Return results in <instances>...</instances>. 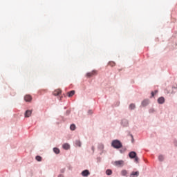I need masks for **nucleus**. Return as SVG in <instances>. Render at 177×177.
<instances>
[{
  "label": "nucleus",
  "instance_id": "nucleus-1",
  "mask_svg": "<svg viewBox=\"0 0 177 177\" xmlns=\"http://www.w3.org/2000/svg\"><path fill=\"white\" fill-rule=\"evenodd\" d=\"M111 146L114 147V149H121V147H122V143L118 140H114L112 141Z\"/></svg>",
  "mask_w": 177,
  "mask_h": 177
},
{
  "label": "nucleus",
  "instance_id": "nucleus-2",
  "mask_svg": "<svg viewBox=\"0 0 177 177\" xmlns=\"http://www.w3.org/2000/svg\"><path fill=\"white\" fill-rule=\"evenodd\" d=\"M130 158H134L135 162H139V158L136 156V152L131 151L129 154Z\"/></svg>",
  "mask_w": 177,
  "mask_h": 177
},
{
  "label": "nucleus",
  "instance_id": "nucleus-3",
  "mask_svg": "<svg viewBox=\"0 0 177 177\" xmlns=\"http://www.w3.org/2000/svg\"><path fill=\"white\" fill-rule=\"evenodd\" d=\"M124 160H116L113 162V165H115V167H118L119 168H121V167H124Z\"/></svg>",
  "mask_w": 177,
  "mask_h": 177
},
{
  "label": "nucleus",
  "instance_id": "nucleus-4",
  "mask_svg": "<svg viewBox=\"0 0 177 177\" xmlns=\"http://www.w3.org/2000/svg\"><path fill=\"white\" fill-rule=\"evenodd\" d=\"M93 75H97V71L93 70V71L86 73V77H88V78H91V77H93Z\"/></svg>",
  "mask_w": 177,
  "mask_h": 177
},
{
  "label": "nucleus",
  "instance_id": "nucleus-5",
  "mask_svg": "<svg viewBox=\"0 0 177 177\" xmlns=\"http://www.w3.org/2000/svg\"><path fill=\"white\" fill-rule=\"evenodd\" d=\"M81 175H82L84 177L89 176V175H91V172H89V170L86 169L82 171Z\"/></svg>",
  "mask_w": 177,
  "mask_h": 177
},
{
  "label": "nucleus",
  "instance_id": "nucleus-6",
  "mask_svg": "<svg viewBox=\"0 0 177 177\" xmlns=\"http://www.w3.org/2000/svg\"><path fill=\"white\" fill-rule=\"evenodd\" d=\"M62 93V90L60 89H56L55 91H53V94L54 96H59Z\"/></svg>",
  "mask_w": 177,
  "mask_h": 177
},
{
  "label": "nucleus",
  "instance_id": "nucleus-7",
  "mask_svg": "<svg viewBox=\"0 0 177 177\" xmlns=\"http://www.w3.org/2000/svg\"><path fill=\"white\" fill-rule=\"evenodd\" d=\"M32 100V97H31V95H26L25 97H24V100L26 102H31V100Z\"/></svg>",
  "mask_w": 177,
  "mask_h": 177
},
{
  "label": "nucleus",
  "instance_id": "nucleus-8",
  "mask_svg": "<svg viewBox=\"0 0 177 177\" xmlns=\"http://www.w3.org/2000/svg\"><path fill=\"white\" fill-rule=\"evenodd\" d=\"M165 102V99L164 98V97H160L158 99V103H159V104H162Z\"/></svg>",
  "mask_w": 177,
  "mask_h": 177
},
{
  "label": "nucleus",
  "instance_id": "nucleus-9",
  "mask_svg": "<svg viewBox=\"0 0 177 177\" xmlns=\"http://www.w3.org/2000/svg\"><path fill=\"white\" fill-rule=\"evenodd\" d=\"M138 176H139V171H133L130 174V177H138Z\"/></svg>",
  "mask_w": 177,
  "mask_h": 177
},
{
  "label": "nucleus",
  "instance_id": "nucleus-10",
  "mask_svg": "<svg viewBox=\"0 0 177 177\" xmlns=\"http://www.w3.org/2000/svg\"><path fill=\"white\" fill-rule=\"evenodd\" d=\"M75 94V91H71L70 92L67 93V96H68V97H71L73 96H74V95Z\"/></svg>",
  "mask_w": 177,
  "mask_h": 177
},
{
  "label": "nucleus",
  "instance_id": "nucleus-11",
  "mask_svg": "<svg viewBox=\"0 0 177 177\" xmlns=\"http://www.w3.org/2000/svg\"><path fill=\"white\" fill-rule=\"evenodd\" d=\"M32 113V111L27 110L25 113V117L28 118L31 115Z\"/></svg>",
  "mask_w": 177,
  "mask_h": 177
},
{
  "label": "nucleus",
  "instance_id": "nucleus-12",
  "mask_svg": "<svg viewBox=\"0 0 177 177\" xmlns=\"http://www.w3.org/2000/svg\"><path fill=\"white\" fill-rule=\"evenodd\" d=\"M147 104H149V100H144L142 102V106H143V107L147 106Z\"/></svg>",
  "mask_w": 177,
  "mask_h": 177
},
{
  "label": "nucleus",
  "instance_id": "nucleus-13",
  "mask_svg": "<svg viewBox=\"0 0 177 177\" xmlns=\"http://www.w3.org/2000/svg\"><path fill=\"white\" fill-rule=\"evenodd\" d=\"M120 174L122 176H127V175H128V171L123 169L121 171Z\"/></svg>",
  "mask_w": 177,
  "mask_h": 177
},
{
  "label": "nucleus",
  "instance_id": "nucleus-14",
  "mask_svg": "<svg viewBox=\"0 0 177 177\" xmlns=\"http://www.w3.org/2000/svg\"><path fill=\"white\" fill-rule=\"evenodd\" d=\"M62 147L64 150H68V149H70V145L65 143L63 145Z\"/></svg>",
  "mask_w": 177,
  "mask_h": 177
},
{
  "label": "nucleus",
  "instance_id": "nucleus-15",
  "mask_svg": "<svg viewBox=\"0 0 177 177\" xmlns=\"http://www.w3.org/2000/svg\"><path fill=\"white\" fill-rule=\"evenodd\" d=\"M53 151L54 153H55V154H59V153H60V149H59L58 148H54Z\"/></svg>",
  "mask_w": 177,
  "mask_h": 177
},
{
  "label": "nucleus",
  "instance_id": "nucleus-16",
  "mask_svg": "<svg viewBox=\"0 0 177 177\" xmlns=\"http://www.w3.org/2000/svg\"><path fill=\"white\" fill-rule=\"evenodd\" d=\"M75 128H76V127H75V124H72L70 127L71 131H75Z\"/></svg>",
  "mask_w": 177,
  "mask_h": 177
},
{
  "label": "nucleus",
  "instance_id": "nucleus-17",
  "mask_svg": "<svg viewBox=\"0 0 177 177\" xmlns=\"http://www.w3.org/2000/svg\"><path fill=\"white\" fill-rule=\"evenodd\" d=\"M106 175L110 176V175H111L113 174V171H111V169H107L106 171Z\"/></svg>",
  "mask_w": 177,
  "mask_h": 177
},
{
  "label": "nucleus",
  "instance_id": "nucleus-18",
  "mask_svg": "<svg viewBox=\"0 0 177 177\" xmlns=\"http://www.w3.org/2000/svg\"><path fill=\"white\" fill-rule=\"evenodd\" d=\"M109 66H110L111 67H114V66H115V62H110L109 63Z\"/></svg>",
  "mask_w": 177,
  "mask_h": 177
},
{
  "label": "nucleus",
  "instance_id": "nucleus-19",
  "mask_svg": "<svg viewBox=\"0 0 177 177\" xmlns=\"http://www.w3.org/2000/svg\"><path fill=\"white\" fill-rule=\"evenodd\" d=\"M75 145H76V146H78L79 147H81V141L76 140L75 141Z\"/></svg>",
  "mask_w": 177,
  "mask_h": 177
},
{
  "label": "nucleus",
  "instance_id": "nucleus-20",
  "mask_svg": "<svg viewBox=\"0 0 177 177\" xmlns=\"http://www.w3.org/2000/svg\"><path fill=\"white\" fill-rule=\"evenodd\" d=\"M130 110H133L135 109V104H131L129 105Z\"/></svg>",
  "mask_w": 177,
  "mask_h": 177
},
{
  "label": "nucleus",
  "instance_id": "nucleus-21",
  "mask_svg": "<svg viewBox=\"0 0 177 177\" xmlns=\"http://www.w3.org/2000/svg\"><path fill=\"white\" fill-rule=\"evenodd\" d=\"M104 148V146L103 145V144L99 145L98 149H100V150H103Z\"/></svg>",
  "mask_w": 177,
  "mask_h": 177
},
{
  "label": "nucleus",
  "instance_id": "nucleus-22",
  "mask_svg": "<svg viewBox=\"0 0 177 177\" xmlns=\"http://www.w3.org/2000/svg\"><path fill=\"white\" fill-rule=\"evenodd\" d=\"M37 161H42V158L39 156H36Z\"/></svg>",
  "mask_w": 177,
  "mask_h": 177
},
{
  "label": "nucleus",
  "instance_id": "nucleus-23",
  "mask_svg": "<svg viewBox=\"0 0 177 177\" xmlns=\"http://www.w3.org/2000/svg\"><path fill=\"white\" fill-rule=\"evenodd\" d=\"M158 159L160 161H162L164 160V156L162 155L159 156Z\"/></svg>",
  "mask_w": 177,
  "mask_h": 177
},
{
  "label": "nucleus",
  "instance_id": "nucleus-24",
  "mask_svg": "<svg viewBox=\"0 0 177 177\" xmlns=\"http://www.w3.org/2000/svg\"><path fill=\"white\" fill-rule=\"evenodd\" d=\"M158 93V91L156 90L155 92H151V96H154L156 95V93Z\"/></svg>",
  "mask_w": 177,
  "mask_h": 177
},
{
  "label": "nucleus",
  "instance_id": "nucleus-25",
  "mask_svg": "<svg viewBox=\"0 0 177 177\" xmlns=\"http://www.w3.org/2000/svg\"><path fill=\"white\" fill-rule=\"evenodd\" d=\"M58 177H64L63 175H59Z\"/></svg>",
  "mask_w": 177,
  "mask_h": 177
},
{
  "label": "nucleus",
  "instance_id": "nucleus-26",
  "mask_svg": "<svg viewBox=\"0 0 177 177\" xmlns=\"http://www.w3.org/2000/svg\"><path fill=\"white\" fill-rule=\"evenodd\" d=\"M92 150L94 151L95 150V147H92Z\"/></svg>",
  "mask_w": 177,
  "mask_h": 177
},
{
  "label": "nucleus",
  "instance_id": "nucleus-27",
  "mask_svg": "<svg viewBox=\"0 0 177 177\" xmlns=\"http://www.w3.org/2000/svg\"><path fill=\"white\" fill-rule=\"evenodd\" d=\"M88 113H90L91 114H92V111H89Z\"/></svg>",
  "mask_w": 177,
  "mask_h": 177
}]
</instances>
